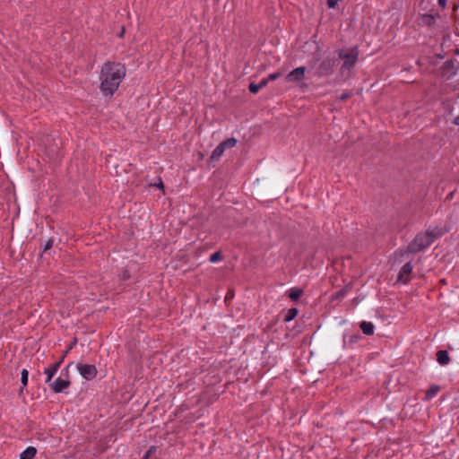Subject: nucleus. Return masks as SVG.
I'll list each match as a JSON object with an SVG mask.
<instances>
[{
    "mask_svg": "<svg viewBox=\"0 0 459 459\" xmlns=\"http://www.w3.org/2000/svg\"><path fill=\"white\" fill-rule=\"evenodd\" d=\"M303 294V290L299 288H292L289 291V297L291 300L297 301Z\"/></svg>",
    "mask_w": 459,
    "mask_h": 459,
    "instance_id": "obj_16",
    "label": "nucleus"
},
{
    "mask_svg": "<svg viewBox=\"0 0 459 459\" xmlns=\"http://www.w3.org/2000/svg\"><path fill=\"white\" fill-rule=\"evenodd\" d=\"M449 231V229L446 226H436L432 229H427L425 232L431 239V242L433 243L435 239L442 237L446 232Z\"/></svg>",
    "mask_w": 459,
    "mask_h": 459,
    "instance_id": "obj_6",
    "label": "nucleus"
},
{
    "mask_svg": "<svg viewBox=\"0 0 459 459\" xmlns=\"http://www.w3.org/2000/svg\"><path fill=\"white\" fill-rule=\"evenodd\" d=\"M339 0H327V4L329 8H334Z\"/></svg>",
    "mask_w": 459,
    "mask_h": 459,
    "instance_id": "obj_29",
    "label": "nucleus"
},
{
    "mask_svg": "<svg viewBox=\"0 0 459 459\" xmlns=\"http://www.w3.org/2000/svg\"><path fill=\"white\" fill-rule=\"evenodd\" d=\"M36 453L37 449L35 447L29 446L21 454L20 459H33Z\"/></svg>",
    "mask_w": 459,
    "mask_h": 459,
    "instance_id": "obj_14",
    "label": "nucleus"
},
{
    "mask_svg": "<svg viewBox=\"0 0 459 459\" xmlns=\"http://www.w3.org/2000/svg\"><path fill=\"white\" fill-rule=\"evenodd\" d=\"M437 360L440 365H447L450 361L449 355L446 351L440 350L437 352Z\"/></svg>",
    "mask_w": 459,
    "mask_h": 459,
    "instance_id": "obj_12",
    "label": "nucleus"
},
{
    "mask_svg": "<svg viewBox=\"0 0 459 459\" xmlns=\"http://www.w3.org/2000/svg\"><path fill=\"white\" fill-rule=\"evenodd\" d=\"M432 244L431 239L425 231L418 233L413 240L407 246L405 253L416 254L424 250Z\"/></svg>",
    "mask_w": 459,
    "mask_h": 459,
    "instance_id": "obj_2",
    "label": "nucleus"
},
{
    "mask_svg": "<svg viewBox=\"0 0 459 459\" xmlns=\"http://www.w3.org/2000/svg\"><path fill=\"white\" fill-rule=\"evenodd\" d=\"M359 328L366 335H372L374 333V325L370 322L363 321L359 325Z\"/></svg>",
    "mask_w": 459,
    "mask_h": 459,
    "instance_id": "obj_13",
    "label": "nucleus"
},
{
    "mask_svg": "<svg viewBox=\"0 0 459 459\" xmlns=\"http://www.w3.org/2000/svg\"><path fill=\"white\" fill-rule=\"evenodd\" d=\"M339 59L343 60V64L341 67L342 71L344 70H351L354 67L356 62L358 61L359 57V51L357 48H352L348 52H345L344 50H339L338 51Z\"/></svg>",
    "mask_w": 459,
    "mask_h": 459,
    "instance_id": "obj_3",
    "label": "nucleus"
},
{
    "mask_svg": "<svg viewBox=\"0 0 459 459\" xmlns=\"http://www.w3.org/2000/svg\"><path fill=\"white\" fill-rule=\"evenodd\" d=\"M53 243H54L53 238H49V239L46 242V244H45V246H44V249H43V251H44V252H46V251L49 250V249L53 247Z\"/></svg>",
    "mask_w": 459,
    "mask_h": 459,
    "instance_id": "obj_25",
    "label": "nucleus"
},
{
    "mask_svg": "<svg viewBox=\"0 0 459 459\" xmlns=\"http://www.w3.org/2000/svg\"><path fill=\"white\" fill-rule=\"evenodd\" d=\"M60 365L61 361H57L52 364L49 368L45 369L44 373L47 375L46 383H49L51 381L54 375L57 372Z\"/></svg>",
    "mask_w": 459,
    "mask_h": 459,
    "instance_id": "obj_11",
    "label": "nucleus"
},
{
    "mask_svg": "<svg viewBox=\"0 0 459 459\" xmlns=\"http://www.w3.org/2000/svg\"><path fill=\"white\" fill-rule=\"evenodd\" d=\"M124 34H125V27L123 26V27L121 28L120 32L118 33V37H119V38H123Z\"/></svg>",
    "mask_w": 459,
    "mask_h": 459,
    "instance_id": "obj_34",
    "label": "nucleus"
},
{
    "mask_svg": "<svg viewBox=\"0 0 459 459\" xmlns=\"http://www.w3.org/2000/svg\"><path fill=\"white\" fill-rule=\"evenodd\" d=\"M76 367L80 375L85 380H91L97 376L98 370L94 365L79 363Z\"/></svg>",
    "mask_w": 459,
    "mask_h": 459,
    "instance_id": "obj_5",
    "label": "nucleus"
},
{
    "mask_svg": "<svg viewBox=\"0 0 459 459\" xmlns=\"http://www.w3.org/2000/svg\"><path fill=\"white\" fill-rule=\"evenodd\" d=\"M339 59L335 57H326L318 65L316 75L325 77L333 73L334 67L338 65Z\"/></svg>",
    "mask_w": 459,
    "mask_h": 459,
    "instance_id": "obj_4",
    "label": "nucleus"
},
{
    "mask_svg": "<svg viewBox=\"0 0 459 459\" xmlns=\"http://www.w3.org/2000/svg\"><path fill=\"white\" fill-rule=\"evenodd\" d=\"M440 390L438 385H431L426 392V399L434 397Z\"/></svg>",
    "mask_w": 459,
    "mask_h": 459,
    "instance_id": "obj_20",
    "label": "nucleus"
},
{
    "mask_svg": "<svg viewBox=\"0 0 459 459\" xmlns=\"http://www.w3.org/2000/svg\"><path fill=\"white\" fill-rule=\"evenodd\" d=\"M446 0H438V4H439L442 8H445V7H446Z\"/></svg>",
    "mask_w": 459,
    "mask_h": 459,
    "instance_id": "obj_33",
    "label": "nucleus"
},
{
    "mask_svg": "<svg viewBox=\"0 0 459 459\" xmlns=\"http://www.w3.org/2000/svg\"><path fill=\"white\" fill-rule=\"evenodd\" d=\"M152 186L158 187L159 189H161L162 192L164 193V184L162 183L160 178H159V183L158 184H154Z\"/></svg>",
    "mask_w": 459,
    "mask_h": 459,
    "instance_id": "obj_31",
    "label": "nucleus"
},
{
    "mask_svg": "<svg viewBox=\"0 0 459 459\" xmlns=\"http://www.w3.org/2000/svg\"><path fill=\"white\" fill-rule=\"evenodd\" d=\"M65 355H66V354L65 353V354L61 357V359H59V360H58V361H61V363H62V362H63V360H64V359H65Z\"/></svg>",
    "mask_w": 459,
    "mask_h": 459,
    "instance_id": "obj_36",
    "label": "nucleus"
},
{
    "mask_svg": "<svg viewBox=\"0 0 459 459\" xmlns=\"http://www.w3.org/2000/svg\"><path fill=\"white\" fill-rule=\"evenodd\" d=\"M222 259H223V255H222L221 252V251H217V252L213 253V254L210 256L209 261H210L211 263H216V262L221 261V260H222Z\"/></svg>",
    "mask_w": 459,
    "mask_h": 459,
    "instance_id": "obj_21",
    "label": "nucleus"
},
{
    "mask_svg": "<svg viewBox=\"0 0 459 459\" xmlns=\"http://www.w3.org/2000/svg\"><path fill=\"white\" fill-rule=\"evenodd\" d=\"M281 75V74L280 72H276L274 74H269V76L267 77V80H268V82L274 81V80L278 79Z\"/></svg>",
    "mask_w": 459,
    "mask_h": 459,
    "instance_id": "obj_26",
    "label": "nucleus"
},
{
    "mask_svg": "<svg viewBox=\"0 0 459 459\" xmlns=\"http://www.w3.org/2000/svg\"><path fill=\"white\" fill-rule=\"evenodd\" d=\"M248 90L251 93L256 94L260 89L258 87V84H256L255 82H250L248 85Z\"/></svg>",
    "mask_w": 459,
    "mask_h": 459,
    "instance_id": "obj_22",
    "label": "nucleus"
},
{
    "mask_svg": "<svg viewBox=\"0 0 459 459\" xmlns=\"http://www.w3.org/2000/svg\"><path fill=\"white\" fill-rule=\"evenodd\" d=\"M234 298V291L232 290H229L226 297H225V302H228L229 300L232 299Z\"/></svg>",
    "mask_w": 459,
    "mask_h": 459,
    "instance_id": "obj_28",
    "label": "nucleus"
},
{
    "mask_svg": "<svg viewBox=\"0 0 459 459\" xmlns=\"http://www.w3.org/2000/svg\"><path fill=\"white\" fill-rule=\"evenodd\" d=\"M76 342L77 340L74 338V341L71 342L70 346L68 347V349L65 351V354L73 348L74 344H76Z\"/></svg>",
    "mask_w": 459,
    "mask_h": 459,
    "instance_id": "obj_32",
    "label": "nucleus"
},
{
    "mask_svg": "<svg viewBox=\"0 0 459 459\" xmlns=\"http://www.w3.org/2000/svg\"><path fill=\"white\" fill-rule=\"evenodd\" d=\"M28 377H29L28 370L27 369H22V372H21V382H22V386L20 389V394L23 391V388L28 384Z\"/></svg>",
    "mask_w": 459,
    "mask_h": 459,
    "instance_id": "obj_19",
    "label": "nucleus"
},
{
    "mask_svg": "<svg viewBox=\"0 0 459 459\" xmlns=\"http://www.w3.org/2000/svg\"><path fill=\"white\" fill-rule=\"evenodd\" d=\"M224 151H225L224 148L221 144H219L212 152L210 160L211 161L218 160L223 154Z\"/></svg>",
    "mask_w": 459,
    "mask_h": 459,
    "instance_id": "obj_15",
    "label": "nucleus"
},
{
    "mask_svg": "<svg viewBox=\"0 0 459 459\" xmlns=\"http://www.w3.org/2000/svg\"><path fill=\"white\" fill-rule=\"evenodd\" d=\"M305 72H306L305 66H299L298 68H295L294 70H292L291 72H290L287 74L286 80L288 82H300L305 77Z\"/></svg>",
    "mask_w": 459,
    "mask_h": 459,
    "instance_id": "obj_8",
    "label": "nucleus"
},
{
    "mask_svg": "<svg viewBox=\"0 0 459 459\" xmlns=\"http://www.w3.org/2000/svg\"><path fill=\"white\" fill-rule=\"evenodd\" d=\"M298 309L296 307H292L289 309L284 316V322H290L293 320L298 315Z\"/></svg>",
    "mask_w": 459,
    "mask_h": 459,
    "instance_id": "obj_18",
    "label": "nucleus"
},
{
    "mask_svg": "<svg viewBox=\"0 0 459 459\" xmlns=\"http://www.w3.org/2000/svg\"><path fill=\"white\" fill-rule=\"evenodd\" d=\"M70 384L71 382L68 379V377L66 379H62L58 377L51 384V388L54 391V393L58 394L63 392L65 388L69 387Z\"/></svg>",
    "mask_w": 459,
    "mask_h": 459,
    "instance_id": "obj_9",
    "label": "nucleus"
},
{
    "mask_svg": "<svg viewBox=\"0 0 459 459\" xmlns=\"http://www.w3.org/2000/svg\"><path fill=\"white\" fill-rule=\"evenodd\" d=\"M351 91H346V92H343L340 97V100L342 101H344L346 100H348L351 96Z\"/></svg>",
    "mask_w": 459,
    "mask_h": 459,
    "instance_id": "obj_27",
    "label": "nucleus"
},
{
    "mask_svg": "<svg viewBox=\"0 0 459 459\" xmlns=\"http://www.w3.org/2000/svg\"><path fill=\"white\" fill-rule=\"evenodd\" d=\"M126 68L119 62L107 61L100 73V90L104 96H112L126 77Z\"/></svg>",
    "mask_w": 459,
    "mask_h": 459,
    "instance_id": "obj_1",
    "label": "nucleus"
},
{
    "mask_svg": "<svg viewBox=\"0 0 459 459\" xmlns=\"http://www.w3.org/2000/svg\"><path fill=\"white\" fill-rule=\"evenodd\" d=\"M238 141L234 138H228L227 140L221 142L220 144L224 148V150L229 148H233L236 146Z\"/></svg>",
    "mask_w": 459,
    "mask_h": 459,
    "instance_id": "obj_17",
    "label": "nucleus"
},
{
    "mask_svg": "<svg viewBox=\"0 0 459 459\" xmlns=\"http://www.w3.org/2000/svg\"><path fill=\"white\" fill-rule=\"evenodd\" d=\"M268 83V80L267 78H264L259 83H258V87L259 89H262V88H264Z\"/></svg>",
    "mask_w": 459,
    "mask_h": 459,
    "instance_id": "obj_30",
    "label": "nucleus"
},
{
    "mask_svg": "<svg viewBox=\"0 0 459 459\" xmlns=\"http://www.w3.org/2000/svg\"><path fill=\"white\" fill-rule=\"evenodd\" d=\"M454 124L459 126V115L455 118Z\"/></svg>",
    "mask_w": 459,
    "mask_h": 459,
    "instance_id": "obj_35",
    "label": "nucleus"
},
{
    "mask_svg": "<svg viewBox=\"0 0 459 459\" xmlns=\"http://www.w3.org/2000/svg\"><path fill=\"white\" fill-rule=\"evenodd\" d=\"M347 293V287L338 290L334 295H333V299H341L342 297L345 296V294Z\"/></svg>",
    "mask_w": 459,
    "mask_h": 459,
    "instance_id": "obj_23",
    "label": "nucleus"
},
{
    "mask_svg": "<svg viewBox=\"0 0 459 459\" xmlns=\"http://www.w3.org/2000/svg\"><path fill=\"white\" fill-rule=\"evenodd\" d=\"M155 451L156 447L154 446H151L142 459H148Z\"/></svg>",
    "mask_w": 459,
    "mask_h": 459,
    "instance_id": "obj_24",
    "label": "nucleus"
},
{
    "mask_svg": "<svg viewBox=\"0 0 459 459\" xmlns=\"http://www.w3.org/2000/svg\"><path fill=\"white\" fill-rule=\"evenodd\" d=\"M356 339H357V336H354V337H352V338H351V341H352V342H353V341H356Z\"/></svg>",
    "mask_w": 459,
    "mask_h": 459,
    "instance_id": "obj_37",
    "label": "nucleus"
},
{
    "mask_svg": "<svg viewBox=\"0 0 459 459\" xmlns=\"http://www.w3.org/2000/svg\"><path fill=\"white\" fill-rule=\"evenodd\" d=\"M412 273V265L411 262L406 263L400 270L397 281L402 283H407L411 280V274Z\"/></svg>",
    "mask_w": 459,
    "mask_h": 459,
    "instance_id": "obj_7",
    "label": "nucleus"
},
{
    "mask_svg": "<svg viewBox=\"0 0 459 459\" xmlns=\"http://www.w3.org/2000/svg\"><path fill=\"white\" fill-rule=\"evenodd\" d=\"M455 60H446L442 65V73L444 75L448 74V77L454 76L456 74V68L455 66Z\"/></svg>",
    "mask_w": 459,
    "mask_h": 459,
    "instance_id": "obj_10",
    "label": "nucleus"
}]
</instances>
